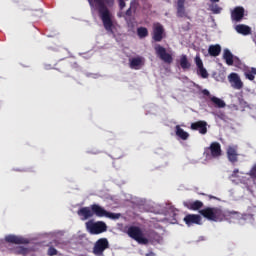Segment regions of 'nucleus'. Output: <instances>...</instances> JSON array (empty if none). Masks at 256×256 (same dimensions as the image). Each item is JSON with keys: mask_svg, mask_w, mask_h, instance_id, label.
<instances>
[{"mask_svg": "<svg viewBox=\"0 0 256 256\" xmlns=\"http://www.w3.org/2000/svg\"><path fill=\"white\" fill-rule=\"evenodd\" d=\"M94 211L96 213V217H107L108 219H113V220H117L121 217V214L108 212L101 206H95Z\"/></svg>", "mask_w": 256, "mask_h": 256, "instance_id": "obj_11", "label": "nucleus"}, {"mask_svg": "<svg viewBox=\"0 0 256 256\" xmlns=\"http://www.w3.org/2000/svg\"><path fill=\"white\" fill-rule=\"evenodd\" d=\"M243 17H245V8L243 6H237L231 11V19L236 23L243 21Z\"/></svg>", "mask_w": 256, "mask_h": 256, "instance_id": "obj_14", "label": "nucleus"}, {"mask_svg": "<svg viewBox=\"0 0 256 256\" xmlns=\"http://www.w3.org/2000/svg\"><path fill=\"white\" fill-rule=\"evenodd\" d=\"M176 136L182 139V141H187L189 139V133L185 132L181 126L176 125L175 127Z\"/></svg>", "mask_w": 256, "mask_h": 256, "instance_id": "obj_21", "label": "nucleus"}, {"mask_svg": "<svg viewBox=\"0 0 256 256\" xmlns=\"http://www.w3.org/2000/svg\"><path fill=\"white\" fill-rule=\"evenodd\" d=\"M137 35L140 39H145L149 35V30L146 27H139L137 29Z\"/></svg>", "mask_w": 256, "mask_h": 256, "instance_id": "obj_27", "label": "nucleus"}, {"mask_svg": "<svg viewBox=\"0 0 256 256\" xmlns=\"http://www.w3.org/2000/svg\"><path fill=\"white\" fill-rule=\"evenodd\" d=\"M209 153L214 159L221 157L223 154V151L221 150V144L219 142H212L210 146L205 150L206 157H209Z\"/></svg>", "mask_w": 256, "mask_h": 256, "instance_id": "obj_8", "label": "nucleus"}, {"mask_svg": "<svg viewBox=\"0 0 256 256\" xmlns=\"http://www.w3.org/2000/svg\"><path fill=\"white\" fill-rule=\"evenodd\" d=\"M190 129H192V131H199L201 135H207V122L203 120L193 122Z\"/></svg>", "mask_w": 256, "mask_h": 256, "instance_id": "obj_16", "label": "nucleus"}, {"mask_svg": "<svg viewBox=\"0 0 256 256\" xmlns=\"http://www.w3.org/2000/svg\"><path fill=\"white\" fill-rule=\"evenodd\" d=\"M105 249H109V240L101 238L95 243L93 253L96 256H103Z\"/></svg>", "mask_w": 256, "mask_h": 256, "instance_id": "obj_9", "label": "nucleus"}, {"mask_svg": "<svg viewBox=\"0 0 256 256\" xmlns=\"http://www.w3.org/2000/svg\"><path fill=\"white\" fill-rule=\"evenodd\" d=\"M127 235L131 239L139 243V245H148L149 239L143 235V231L138 226H130L127 230Z\"/></svg>", "mask_w": 256, "mask_h": 256, "instance_id": "obj_3", "label": "nucleus"}, {"mask_svg": "<svg viewBox=\"0 0 256 256\" xmlns=\"http://www.w3.org/2000/svg\"><path fill=\"white\" fill-rule=\"evenodd\" d=\"M118 3H119V9L120 11H123V9H125L126 7V3H125V0H118Z\"/></svg>", "mask_w": 256, "mask_h": 256, "instance_id": "obj_34", "label": "nucleus"}, {"mask_svg": "<svg viewBox=\"0 0 256 256\" xmlns=\"http://www.w3.org/2000/svg\"><path fill=\"white\" fill-rule=\"evenodd\" d=\"M48 255H49V256H55V255H57V249H55L54 247H50V248L48 249Z\"/></svg>", "mask_w": 256, "mask_h": 256, "instance_id": "obj_33", "label": "nucleus"}, {"mask_svg": "<svg viewBox=\"0 0 256 256\" xmlns=\"http://www.w3.org/2000/svg\"><path fill=\"white\" fill-rule=\"evenodd\" d=\"M210 101H212L213 105H215V107H218V109H223V107H225L226 105L225 101L215 96L210 97Z\"/></svg>", "mask_w": 256, "mask_h": 256, "instance_id": "obj_26", "label": "nucleus"}, {"mask_svg": "<svg viewBox=\"0 0 256 256\" xmlns=\"http://www.w3.org/2000/svg\"><path fill=\"white\" fill-rule=\"evenodd\" d=\"M180 67L184 71L191 69V62H189V59L187 58V55H185V54L181 55V57H180Z\"/></svg>", "mask_w": 256, "mask_h": 256, "instance_id": "obj_22", "label": "nucleus"}, {"mask_svg": "<svg viewBox=\"0 0 256 256\" xmlns=\"http://www.w3.org/2000/svg\"><path fill=\"white\" fill-rule=\"evenodd\" d=\"M17 253H19V255H27V253H29V249L20 246L17 248Z\"/></svg>", "mask_w": 256, "mask_h": 256, "instance_id": "obj_31", "label": "nucleus"}, {"mask_svg": "<svg viewBox=\"0 0 256 256\" xmlns=\"http://www.w3.org/2000/svg\"><path fill=\"white\" fill-rule=\"evenodd\" d=\"M195 63H196V67H198V69L203 68V60H201V56L196 55Z\"/></svg>", "mask_w": 256, "mask_h": 256, "instance_id": "obj_30", "label": "nucleus"}, {"mask_svg": "<svg viewBox=\"0 0 256 256\" xmlns=\"http://www.w3.org/2000/svg\"><path fill=\"white\" fill-rule=\"evenodd\" d=\"M143 65L142 57H135L130 60V69H139Z\"/></svg>", "mask_w": 256, "mask_h": 256, "instance_id": "obj_23", "label": "nucleus"}, {"mask_svg": "<svg viewBox=\"0 0 256 256\" xmlns=\"http://www.w3.org/2000/svg\"><path fill=\"white\" fill-rule=\"evenodd\" d=\"M229 83L233 89H243V81H241V77L237 73H231L228 77Z\"/></svg>", "mask_w": 256, "mask_h": 256, "instance_id": "obj_15", "label": "nucleus"}, {"mask_svg": "<svg viewBox=\"0 0 256 256\" xmlns=\"http://www.w3.org/2000/svg\"><path fill=\"white\" fill-rule=\"evenodd\" d=\"M184 223L187 225V227H193V225H201V215L199 214H188L183 219Z\"/></svg>", "mask_w": 256, "mask_h": 256, "instance_id": "obj_13", "label": "nucleus"}, {"mask_svg": "<svg viewBox=\"0 0 256 256\" xmlns=\"http://www.w3.org/2000/svg\"><path fill=\"white\" fill-rule=\"evenodd\" d=\"M213 13L219 14L221 13V7H218L217 5L212 7Z\"/></svg>", "mask_w": 256, "mask_h": 256, "instance_id": "obj_35", "label": "nucleus"}, {"mask_svg": "<svg viewBox=\"0 0 256 256\" xmlns=\"http://www.w3.org/2000/svg\"><path fill=\"white\" fill-rule=\"evenodd\" d=\"M152 39L155 43H161L165 39V28L159 22L153 24Z\"/></svg>", "mask_w": 256, "mask_h": 256, "instance_id": "obj_5", "label": "nucleus"}, {"mask_svg": "<svg viewBox=\"0 0 256 256\" xmlns=\"http://www.w3.org/2000/svg\"><path fill=\"white\" fill-rule=\"evenodd\" d=\"M211 3H219L220 0H210Z\"/></svg>", "mask_w": 256, "mask_h": 256, "instance_id": "obj_39", "label": "nucleus"}, {"mask_svg": "<svg viewBox=\"0 0 256 256\" xmlns=\"http://www.w3.org/2000/svg\"><path fill=\"white\" fill-rule=\"evenodd\" d=\"M177 17H187V12L185 11V0H177Z\"/></svg>", "mask_w": 256, "mask_h": 256, "instance_id": "obj_18", "label": "nucleus"}, {"mask_svg": "<svg viewBox=\"0 0 256 256\" xmlns=\"http://www.w3.org/2000/svg\"><path fill=\"white\" fill-rule=\"evenodd\" d=\"M239 147L237 145L228 146L226 149L227 159L232 165L239 161Z\"/></svg>", "mask_w": 256, "mask_h": 256, "instance_id": "obj_10", "label": "nucleus"}, {"mask_svg": "<svg viewBox=\"0 0 256 256\" xmlns=\"http://www.w3.org/2000/svg\"><path fill=\"white\" fill-rule=\"evenodd\" d=\"M200 215L208 221H223L225 219V214L223 210L217 207H206L199 211Z\"/></svg>", "mask_w": 256, "mask_h": 256, "instance_id": "obj_2", "label": "nucleus"}, {"mask_svg": "<svg viewBox=\"0 0 256 256\" xmlns=\"http://www.w3.org/2000/svg\"><path fill=\"white\" fill-rule=\"evenodd\" d=\"M94 207H100L99 204H92L89 207H82L77 211V215L82 218V221H87V219H91L93 215H97Z\"/></svg>", "mask_w": 256, "mask_h": 256, "instance_id": "obj_6", "label": "nucleus"}, {"mask_svg": "<svg viewBox=\"0 0 256 256\" xmlns=\"http://www.w3.org/2000/svg\"><path fill=\"white\" fill-rule=\"evenodd\" d=\"M202 93H203V95H206V97H209V95H211V93H210L209 90H207V89H204V90L202 91Z\"/></svg>", "mask_w": 256, "mask_h": 256, "instance_id": "obj_37", "label": "nucleus"}, {"mask_svg": "<svg viewBox=\"0 0 256 256\" xmlns=\"http://www.w3.org/2000/svg\"><path fill=\"white\" fill-rule=\"evenodd\" d=\"M198 71L203 79H207L209 77V73H207V69L203 66L202 68H198Z\"/></svg>", "mask_w": 256, "mask_h": 256, "instance_id": "obj_29", "label": "nucleus"}, {"mask_svg": "<svg viewBox=\"0 0 256 256\" xmlns=\"http://www.w3.org/2000/svg\"><path fill=\"white\" fill-rule=\"evenodd\" d=\"M208 53L210 57H219V55H221V45H210L208 48Z\"/></svg>", "mask_w": 256, "mask_h": 256, "instance_id": "obj_19", "label": "nucleus"}, {"mask_svg": "<svg viewBox=\"0 0 256 256\" xmlns=\"http://www.w3.org/2000/svg\"><path fill=\"white\" fill-rule=\"evenodd\" d=\"M133 3L130 4L129 9L126 10V12L124 13L123 17L127 23V25H132L133 22H131V17H133Z\"/></svg>", "mask_w": 256, "mask_h": 256, "instance_id": "obj_24", "label": "nucleus"}, {"mask_svg": "<svg viewBox=\"0 0 256 256\" xmlns=\"http://www.w3.org/2000/svg\"><path fill=\"white\" fill-rule=\"evenodd\" d=\"M235 30L240 35H251V27L245 25V24H238L235 27Z\"/></svg>", "mask_w": 256, "mask_h": 256, "instance_id": "obj_20", "label": "nucleus"}, {"mask_svg": "<svg viewBox=\"0 0 256 256\" xmlns=\"http://www.w3.org/2000/svg\"><path fill=\"white\" fill-rule=\"evenodd\" d=\"M249 175L252 179H256V164L250 170Z\"/></svg>", "mask_w": 256, "mask_h": 256, "instance_id": "obj_32", "label": "nucleus"}, {"mask_svg": "<svg viewBox=\"0 0 256 256\" xmlns=\"http://www.w3.org/2000/svg\"><path fill=\"white\" fill-rule=\"evenodd\" d=\"M184 207L189 209L190 211H199V209H202L203 202L196 200L194 202H184Z\"/></svg>", "mask_w": 256, "mask_h": 256, "instance_id": "obj_17", "label": "nucleus"}, {"mask_svg": "<svg viewBox=\"0 0 256 256\" xmlns=\"http://www.w3.org/2000/svg\"><path fill=\"white\" fill-rule=\"evenodd\" d=\"M231 177L232 178L239 177V169H234L231 174Z\"/></svg>", "mask_w": 256, "mask_h": 256, "instance_id": "obj_36", "label": "nucleus"}, {"mask_svg": "<svg viewBox=\"0 0 256 256\" xmlns=\"http://www.w3.org/2000/svg\"><path fill=\"white\" fill-rule=\"evenodd\" d=\"M255 75H256V68H251L250 72L245 73L246 79H249V81H255Z\"/></svg>", "mask_w": 256, "mask_h": 256, "instance_id": "obj_28", "label": "nucleus"}, {"mask_svg": "<svg viewBox=\"0 0 256 256\" xmlns=\"http://www.w3.org/2000/svg\"><path fill=\"white\" fill-rule=\"evenodd\" d=\"M5 242L12 243L14 245H29V240L27 238L13 234L7 235L5 237Z\"/></svg>", "mask_w": 256, "mask_h": 256, "instance_id": "obj_12", "label": "nucleus"}, {"mask_svg": "<svg viewBox=\"0 0 256 256\" xmlns=\"http://www.w3.org/2000/svg\"><path fill=\"white\" fill-rule=\"evenodd\" d=\"M157 57L161 59L164 63H167L168 65H171L173 63V56L169 53H167V49L161 45H156L154 47Z\"/></svg>", "mask_w": 256, "mask_h": 256, "instance_id": "obj_7", "label": "nucleus"}, {"mask_svg": "<svg viewBox=\"0 0 256 256\" xmlns=\"http://www.w3.org/2000/svg\"><path fill=\"white\" fill-rule=\"evenodd\" d=\"M223 59L229 66L233 65V54L229 49L224 50Z\"/></svg>", "mask_w": 256, "mask_h": 256, "instance_id": "obj_25", "label": "nucleus"}, {"mask_svg": "<svg viewBox=\"0 0 256 256\" xmlns=\"http://www.w3.org/2000/svg\"><path fill=\"white\" fill-rule=\"evenodd\" d=\"M86 229L91 235H100V233H105V231H107V224L103 221H88L86 222Z\"/></svg>", "mask_w": 256, "mask_h": 256, "instance_id": "obj_4", "label": "nucleus"}, {"mask_svg": "<svg viewBox=\"0 0 256 256\" xmlns=\"http://www.w3.org/2000/svg\"><path fill=\"white\" fill-rule=\"evenodd\" d=\"M88 3L91 7L96 3L99 17L103 23L105 31L114 35L115 32L113 29L115 25L113 24V15L111 14V11H109L108 7H113V5H115V0H88Z\"/></svg>", "mask_w": 256, "mask_h": 256, "instance_id": "obj_1", "label": "nucleus"}, {"mask_svg": "<svg viewBox=\"0 0 256 256\" xmlns=\"http://www.w3.org/2000/svg\"><path fill=\"white\" fill-rule=\"evenodd\" d=\"M146 256H157L153 251H150L146 254Z\"/></svg>", "mask_w": 256, "mask_h": 256, "instance_id": "obj_38", "label": "nucleus"}]
</instances>
